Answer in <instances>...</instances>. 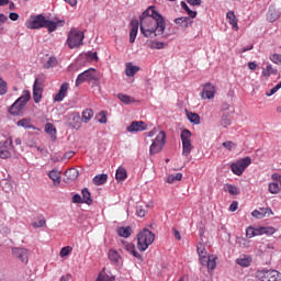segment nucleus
<instances>
[{"mask_svg":"<svg viewBox=\"0 0 281 281\" xmlns=\"http://www.w3.org/2000/svg\"><path fill=\"white\" fill-rule=\"evenodd\" d=\"M140 34L145 38H155V36H162V38H168V35L164 34L166 32V19L155 7H149L139 16Z\"/></svg>","mask_w":281,"mask_h":281,"instance_id":"nucleus-1","label":"nucleus"},{"mask_svg":"<svg viewBox=\"0 0 281 281\" xmlns=\"http://www.w3.org/2000/svg\"><path fill=\"white\" fill-rule=\"evenodd\" d=\"M30 100H32V94L29 90H24L22 95L9 108L10 115H21Z\"/></svg>","mask_w":281,"mask_h":281,"instance_id":"nucleus-2","label":"nucleus"},{"mask_svg":"<svg viewBox=\"0 0 281 281\" xmlns=\"http://www.w3.org/2000/svg\"><path fill=\"white\" fill-rule=\"evenodd\" d=\"M155 243V234L147 228L140 231L137 235V249L139 251H146L149 245Z\"/></svg>","mask_w":281,"mask_h":281,"instance_id":"nucleus-3","label":"nucleus"},{"mask_svg":"<svg viewBox=\"0 0 281 281\" xmlns=\"http://www.w3.org/2000/svg\"><path fill=\"white\" fill-rule=\"evenodd\" d=\"M82 41H85V33L76 27L70 29L67 35V45L69 49L80 47V45H82Z\"/></svg>","mask_w":281,"mask_h":281,"instance_id":"nucleus-4","label":"nucleus"},{"mask_svg":"<svg viewBox=\"0 0 281 281\" xmlns=\"http://www.w3.org/2000/svg\"><path fill=\"white\" fill-rule=\"evenodd\" d=\"M182 142V155L184 157H190L192 153V132L190 130H183L180 134Z\"/></svg>","mask_w":281,"mask_h":281,"instance_id":"nucleus-5","label":"nucleus"},{"mask_svg":"<svg viewBox=\"0 0 281 281\" xmlns=\"http://www.w3.org/2000/svg\"><path fill=\"white\" fill-rule=\"evenodd\" d=\"M255 278L259 281H281V273L278 270H258Z\"/></svg>","mask_w":281,"mask_h":281,"instance_id":"nucleus-6","label":"nucleus"},{"mask_svg":"<svg viewBox=\"0 0 281 281\" xmlns=\"http://www.w3.org/2000/svg\"><path fill=\"white\" fill-rule=\"evenodd\" d=\"M164 146H166V132L161 131L153 140V144L149 147V155H157L164 150Z\"/></svg>","mask_w":281,"mask_h":281,"instance_id":"nucleus-7","label":"nucleus"},{"mask_svg":"<svg viewBox=\"0 0 281 281\" xmlns=\"http://www.w3.org/2000/svg\"><path fill=\"white\" fill-rule=\"evenodd\" d=\"M45 23H47L45 15H31V18L25 22V27H27V30H41L45 27Z\"/></svg>","mask_w":281,"mask_h":281,"instance_id":"nucleus-8","label":"nucleus"},{"mask_svg":"<svg viewBox=\"0 0 281 281\" xmlns=\"http://www.w3.org/2000/svg\"><path fill=\"white\" fill-rule=\"evenodd\" d=\"M249 166H251V158L246 157V158L239 159L236 162L232 164L231 169H232L233 175L240 177L243 175V172H245V170H247V168H249Z\"/></svg>","mask_w":281,"mask_h":281,"instance_id":"nucleus-9","label":"nucleus"},{"mask_svg":"<svg viewBox=\"0 0 281 281\" xmlns=\"http://www.w3.org/2000/svg\"><path fill=\"white\" fill-rule=\"evenodd\" d=\"M93 80H98V71L94 68H89L78 75L76 79V87H80L83 82H93Z\"/></svg>","mask_w":281,"mask_h":281,"instance_id":"nucleus-10","label":"nucleus"},{"mask_svg":"<svg viewBox=\"0 0 281 281\" xmlns=\"http://www.w3.org/2000/svg\"><path fill=\"white\" fill-rule=\"evenodd\" d=\"M14 153V146H12V138H9L0 145V159H10Z\"/></svg>","mask_w":281,"mask_h":281,"instance_id":"nucleus-11","label":"nucleus"},{"mask_svg":"<svg viewBox=\"0 0 281 281\" xmlns=\"http://www.w3.org/2000/svg\"><path fill=\"white\" fill-rule=\"evenodd\" d=\"M215 95L216 87L210 82L205 83L201 93L202 100H214Z\"/></svg>","mask_w":281,"mask_h":281,"instance_id":"nucleus-12","label":"nucleus"},{"mask_svg":"<svg viewBox=\"0 0 281 281\" xmlns=\"http://www.w3.org/2000/svg\"><path fill=\"white\" fill-rule=\"evenodd\" d=\"M33 100L38 104L43 100V85L40 83L38 78L35 79L33 85Z\"/></svg>","mask_w":281,"mask_h":281,"instance_id":"nucleus-13","label":"nucleus"},{"mask_svg":"<svg viewBox=\"0 0 281 281\" xmlns=\"http://www.w3.org/2000/svg\"><path fill=\"white\" fill-rule=\"evenodd\" d=\"M122 245L124 249L128 251L136 260H139L140 262H144V257L137 250L135 249V244L128 243V241H122Z\"/></svg>","mask_w":281,"mask_h":281,"instance_id":"nucleus-14","label":"nucleus"},{"mask_svg":"<svg viewBox=\"0 0 281 281\" xmlns=\"http://www.w3.org/2000/svg\"><path fill=\"white\" fill-rule=\"evenodd\" d=\"M254 218H265V216H273V210L270 207H260L251 212Z\"/></svg>","mask_w":281,"mask_h":281,"instance_id":"nucleus-15","label":"nucleus"},{"mask_svg":"<svg viewBox=\"0 0 281 281\" xmlns=\"http://www.w3.org/2000/svg\"><path fill=\"white\" fill-rule=\"evenodd\" d=\"M142 131H146V123L144 121H134L127 126L128 133H142Z\"/></svg>","mask_w":281,"mask_h":281,"instance_id":"nucleus-16","label":"nucleus"},{"mask_svg":"<svg viewBox=\"0 0 281 281\" xmlns=\"http://www.w3.org/2000/svg\"><path fill=\"white\" fill-rule=\"evenodd\" d=\"M68 91H69V85L67 82H64L60 86L58 93L54 95V102H63V100L67 98Z\"/></svg>","mask_w":281,"mask_h":281,"instance_id":"nucleus-17","label":"nucleus"},{"mask_svg":"<svg viewBox=\"0 0 281 281\" xmlns=\"http://www.w3.org/2000/svg\"><path fill=\"white\" fill-rule=\"evenodd\" d=\"M130 43H135V40L137 38V32L139 30V22L137 20H132L130 24Z\"/></svg>","mask_w":281,"mask_h":281,"instance_id":"nucleus-18","label":"nucleus"},{"mask_svg":"<svg viewBox=\"0 0 281 281\" xmlns=\"http://www.w3.org/2000/svg\"><path fill=\"white\" fill-rule=\"evenodd\" d=\"M226 19L228 20L229 25H232V30H234L235 32H238L239 30L238 18H236V14L234 13V11H228L226 13Z\"/></svg>","mask_w":281,"mask_h":281,"instance_id":"nucleus-19","label":"nucleus"},{"mask_svg":"<svg viewBox=\"0 0 281 281\" xmlns=\"http://www.w3.org/2000/svg\"><path fill=\"white\" fill-rule=\"evenodd\" d=\"M205 260L203 267H207L210 271H214V269H216V260H218V257H216V255H210L205 257Z\"/></svg>","mask_w":281,"mask_h":281,"instance_id":"nucleus-20","label":"nucleus"},{"mask_svg":"<svg viewBox=\"0 0 281 281\" xmlns=\"http://www.w3.org/2000/svg\"><path fill=\"white\" fill-rule=\"evenodd\" d=\"M196 251H198L201 265H205L207 250L205 249V246L202 243L198 244Z\"/></svg>","mask_w":281,"mask_h":281,"instance_id":"nucleus-21","label":"nucleus"},{"mask_svg":"<svg viewBox=\"0 0 281 281\" xmlns=\"http://www.w3.org/2000/svg\"><path fill=\"white\" fill-rule=\"evenodd\" d=\"M14 256L19 258L22 262H27V249L25 248H13Z\"/></svg>","mask_w":281,"mask_h":281,"instance_id":"nucleus-22","label":"nucleus"},{"mask_svg":"<svg viewBox=\"0 0 281 281\" xmlns=\"http://www.w3.org/2000/svg\"><path fill=\"white\" fill-rule=\"evenodd\" d=\"M280 19V11L276 8H270L267 13V21L270 23H276Z\"/></svg>","mask_w":281,"mask_h":281,"instance_id":"nucleus-23","label":"nucleus"},{"mask_svg":"<svg viewBox=\"0 0 281 281\" xmlns=\"http://www.w3.org/2000/svg\"><path fill=\"white\" fill-rule=\"evenodd\" d=\"M95 281H115V277L112 276L110 271H106L105 268H103Z\"/></svg>","mask_w":281,"mask_h":281,"instance_id":"nucleus-24","label":"nucleus"},{"mask_svg":"<svg viewBox=\"0 0 281 281\" xmlns=\"http://www.w3.org/2000/svg\"><path fill=\"white\" fill-rule=\"evenodd\" d=\"M177 25H181V27H190L192 25V18L182 16L175 20Z\"/></svg>","mask_w":281,"mask_h":281,"instance_id":"nucleus-25","label":"nucleus"},{"mask_svg":"<svg viewBox=\"0 0 281 281\" xmlns=\"http://www.w3.org/2000/svg\"><path fill=\"white\" fill-rule=\"evenodd\" d=\"M128 173L124 167H119L115 173L116 181H126Z\"/></svg>","mask_w":281,"mask_h":281,"instance_id":"nucleus-26","label":"nucleus"},{"mask_svg":"<svg viewBox=\"0 0 281 281\" xmlns=\"http://www.w3.org/2000/svg\"><path fill=\"white\" fill-rule=\"evenodd\" d=\"M137 71H139L138 66H133V64H131V63L126 64L125 75L128 78H133V76H135V74H137Z\"/></svg>","mask_w":281,"mask_h":281,"instance_id":"nucleus-27","label":"nucleus"},{"mask_svg":"<svg viewBox=\"0 0 281 281\" xmlns=\"http://www.w3.org/2000/svg\"><path fill=\"white\" fill-rule=\"evenodd\" d=\"M108 256H109V260H111V262H113V265H120V260H122L120 252L111 249V250H109Z\"/></svg>","mask_w":281,"mask_h":281,"instance_id":"nucleus-28","label":"nucleus"},{"mask_svg":"<svg viewBox=\"0 0 281 281\" xmlns=\"http://www.w3.org/2000/svg\"><path fill=\"white\" fill-rule=\"evenodd\" d=\"M109 179V176L106 173H101L95 176L92 181L94 183V186H104V183H106Z\"/></svg>","mask_w":281,"mask_h":281,"instance_id":"nucleus-29","label":"nucleus"},{"mask_svg":"<svg viewBox=\"0 0 281 281\" xmlns=\"http://www.w3.org/2000/svg\"><path fill=\"white\" fill-rule=\"evenodd\" d=\"M132 232H133V229L131 228V226H126V227L121 226V227L117 228V234L122 238H130Z\"/></svg>","mask_w":281,"mask_h":281,"instance_id":"nucleus-30","label":"nucleus"},{"mask_svg":"<svg viewBox=\"0 0 281 281\" xmlns=\"http://www.w3.org/2000/svg\"><path fill=\"white\" fill-rule=\"evenodd\" d=\"M146 46L149 47V49H164L166 44L164 42L147 41Z\"/></svg>","mask_w":281,"mask_h":281,"instance_id":"nucleus-31","label":"nucleus"},{"mask_svg":"<svg viewBox=\"0 0 281 281\" xmlns=\"http://www.w3.org/2000/svg\"><path fill=\"white\" fill-rule=\"evenodd\" d=\"M78 175L79 172L76 168H70L65 172L67 181H76V179H78Z\"/></svg>","mask_w":281,"mask_h":281,"instance_id":"nucleus-32","label":"nucleus"},{"mask_svg":"<svg viewBox=\"0 0 281 281\" xmlns=\"http://www.w3.org/2000/svg\"><path fill=\"white\" fill-rule=\"evenodd\" d=\"M82 194V201L86 203V205H91L93 203V199H91V192H89V189L85 188L81 191Z\"/></svg>","mask_w":281,"mask_h":281,"instance_id":"nucleus-33","label":"nucleus"},{"mask_svg":"<svg viewBox=\"0 0 281 281\" xmlns=\"http://www.w3.org/2000/svg\"><path fill=\"white\" fill-rule=\"evenodd\" d=\"M45 133H47V135H49V137L53 139V142H55V139H56V127H54V124L46 123Z\"/></svg>","mask_w":281,"mask_h":281,"instance_id":"nucleus-34","label":"nucleus"},{"mask_svg":"<svg viewBox=\"0 0 281 281\" xmlns=\"http://www.w3.org/2000/svg\"><path fill=\"white\" fill-rule=\"evenodd\" d=\"M48 177L52 179L54 186H60V173L58 170H52Z\"/></svg>","mask_w":281,"mask_h":281,"instance_id":"nucleus-35","label":"nucleus"},{"mask_svg":"<svg viewBox=\"0 0 281 281\" xmlns=\"http://www.w3.org/2000/svg\"><path fill=\"white\" fill-rule=\"evenodd\" d=\"M187 117L191 124H201V116L194 112L187 111Z\"/></svg>","mask_w":281,"mask_h":281,"instance_id":"nucleus-36","label":"nucleus"},{"mask_svg":"<svg viewBox=\"0 0 281 281\" xmlns=\"http://www.w3.org/2000/svg\"><path fill=\"white\" fill-rule=\"evenodd\" d=\"M93 119V110L91 109H86L82 112L81 115V122H85V124H87L89 121H91Z\"/></svg>","mask_w":281,"mask_h":281,"instance_id":"nucleus-37","label":"nucleus"},{"mask_svg":"<svg viewBox=\"0 0 281 281\" xmlns=\"http://www.w3.org/2000/svg\"><path fill=\"white\" fill-rule=\"evenodd\" d=\"M58 23L59 22H54L50 20H46L44 27H46L48 30V32H56V30L58 29ZM60 23H65L64 21H60Z\"/></svg>","mask_w":281,"mask_h":281,"instance_id":"nucleus-38","label":"nucleus"},{"mask_svg":"<svg viewBox=\"0 0 281 281\" xmlns=\"http://www.w3.org/2000/svg\"><path fill=\"white\" fill-rule=\"evenodd\" d=\"M72 128L78 131L82 127V119H80V114H76L72 116V122L70 123Z\"/></svg>","mask_w":281,"mask_h":281,"instance_id":"nucleus-39","label":"nucleus"},{"mask_svg":"<svg viewBox=\"0 0 281 281\" xmlns=\"http://www.w3.org/2000/svg\"><path fill=\"white\" fill-rule=\"evenodd\" d=\"M251 260L250 256H244L243 258L236 259V262L239 267H249L251 265Z\"/></svg>","mask_w":281,"mask_h":281,"instance_id":"nucleus-40","label":"nucleus"},{"mask_svg":"<svg viewBox=\"0 0 281 281\" xmlns=\"http://www.w3.org/2000/svg\"><path fill=\"white\" fill-rule=\"evenodd\" d=\"M232 125V119L229 117V113H224L222 115V119H221V126H223V128H227V126H231Z\"/></svg>","mask_w":281,"mask_h":281,"instance_id":"nucleus-41","label":"nucleus"},{"mask_svg":"<svg viewBox=\"0 0 281 281\" xmlns=\"http://www.w3.org/2000/svg\"><path fill=\"white\" fill-rule=\"evenodd\" d=\"M271 75L277 76L278 75V70L273 69V66L269 65V66H267L266 69L262 70V76L265 78H269V76H271Z\"/></svg>","mask_w":281,"mask_h":281,"instance_id":"nucleus-42","label":"nucleus"},{"mask_svg":"<svg viewBox=\"0 0 281 281\" xmlns=\"http://www.w3.org/2000/svg\"><path fill=\"white\" fill-rule=\"evenodd\" d=\"M225 190H227V192L232 194V196H238L240 194V191H238V187L234 184H226Z\"/></svg>","mask_w":281,"mask_h":281,"instance_id":"nucleus-43","label":"nucleus"},{"mask_svg":"<svg viewBox=\"0 0 281 281\" xmlns=\"http://www.w3.org/2000/svg\"><path fill=\"white\" fill-rule=\"evenodd\" d=\"M119 100L123 102V104H133L135 102V99L128 94H119Z\"/></svg>","mask_w":281,"mask_h":281,"instance_id":"nucleus-44","label":"nucleus"},{"mask_svg":"<svg viewBox=\"0 0 281 281\" xmlns=\"http://www.w3.org/2000/svg\"><path fill=\"white\" fill-rule=\"evenodd\" d=\"M183 179L182 173L169 175L167 177V183H175V181H181Z\"/></svg>","mask_w":281,"mask_h":281,"instance_id":"nucleus-45","label":"nucleus"},{"mask_svg":"<svg viewBox=\"0 0 281 281\" xmlns=\"http://www.w3.org/2000/svg\"><path fill=\"white\" fill-rule=\"evenodd\" d=\"M18 126H21L22 128H33L32 121L30 119H22L18 121Z\"/></svg>","mask_w":281,"mask_h":281,"instance_id":"nucleus-46","label":"nucleus"},{"mask_svg":"<svg viewBox=\"0 0 281 281\" xmlns=\"http://www.w3.org/2000/svg\"><path fill=\"white\" fill-rule=\"evenodd\" d=\"M269 192L270 194H278V192H280L281 187L278 182H272L269 184Z\"/></svg>","mask_w":281,"mask_h":281,"instance_id":"nucleus-47","label":"nucleus"},{"mask_svg":"<svg viewBox=\"0 0 281 281\" xmlns=\"http://www.w3.org/2000/svg\"><path fill=\"white\" fill-rule=\"evenodd\" d=\"M181 8L183 10H186V12H188V14H189V16L191 19H195L196 18V11L190 10V7H188V4L186 2H181Z\"/></svg>","mask_w":281,"mask_h":281,"instance_id":"nucleus-48","label":"nucleus"},{"mask_svg":"<svg viewBox=\"0 0 281 281\" xmlns=\"http://www.w3.org/2000/svg\"><path fill=\"white\" fill-rule=\"evenodd\" d=\"M71 251H74V248H71L70 246H66L60 249L59 255L61 258H66V256H69V254H71Z\"/></svg>","mask_w":281,"mask_h":281,"instance_id":"nucleus-49","label":"nucleus"},{"mask_svg":"<svg viewBox=\"0 0 281 281\" xmlns=\"http://www.w3.org/2000/svg\"><path fill=\"white\" fill-rule=\"evenodd\" d=\"M45 225H47V221L45 218H42L38 222H33L32 223V227H34L35 229H38L41 227H45Z\"/></svg>","mask_w":281,"mask_h":281,"instance_id":"nucleus-50","label":"nucleus"},{"mask_svg":"<svg viewBox=\"0 0 281 281\" xmlns=\"http://www.w3.org/2000/svg\"><path fill=\"white\" fill-rule=\"evenodd\" d=\"M8 93V83L0 78V95Z\"/></svg>","mask_w":281,"mask_h":281,"instance_id":"nucleus-51","label":"nucleus"},{"mask_svg":"<svg viewBox=\"0 0 281 281\" xmlns=\"http://www.w3.org/2000/svg\"><path fill=\"white\" fill-rule=\"evenodd\" d=\"M56 65H58V59H56V57H50L46 64V67L49 69L52 67H56Z\"/></svg>","mask_w":281,"mask_h":281,"instance_id":"nucleus-52","label":"nucleus"},{"mask_svg":"<svg viewBox=\"0 0 281 281\" xmlns=\"http://www.w3.org/2000/svg\"><path fill=\"white\" fill-rule=\"evenodd\" d=\"M271 63H274V65H281V55L280 54H273L270 57Z\"/></svg>","mask_w":281,"mask_h":281,"instance_id":"nucleus-53","label":"nucleus"},{"mask_svg":"<svg viewBox=\"0 0 281 281\" xmlns=\"http://www.w3.org/2000/svg\"><path fill=\"white\" fill-rule=\"evenodd\" d=\"M262 233L267 234L268 236H273V234L276 233V228L274 227H262Z\"/></svg>","mask_w":281,"mask_h":281,"instance_id":"nucleus-54","label":"nucleus"},{"mask_svg":"<svg viewBox=\"0 0 281 281\" xmlns=\"http://www.w3.org/2000/svg\"><path fill=\"white\" fill-rule=\"evenodd\" d=\"M279 89H281V81L272 88L269 92H266V95L270 98V95H273Z\"/></svg>","mask_w":281,"mask_h":281,"instance_id":"nucleus-55","label":"nucleus"},{"mask_svg":"<svg viewBox=\"0 0 281 281\" xmlns=\"http://www.w3.org/2000/svg\"><path fill=\"white\" fill-rule=\"evenodd\" d=\"M86 57H87L89 60H95V61H98V53H97V52H94V53L88 52V53H86Z\"/></svg>","mask_w":281,"mask_h":281,"instance_id":"nucleus-56","label":"nucleus"},{"mask_svg":"<svg viewBox=\"0 0 281 281\" xmlns=\"http://www.w3.org/2000/svg\"><path fill=\"white\" fill-rule=\"evenodd\" d=\"M100 119H99V123L100 124H106L108 120H106V111H101L99 113Z\"/></svg>","mask_w":281,"mask_h":281,"instance_id":"nucleus-57","label":"nucleus"},{"mask_svg":"<svg viewBox=\"0 0 281 281\" xmlns=\"http://www.w3.org/2000/svg\"><path fill=\"white\" fill-rule=\"evenodd\" d=\"M256 228L254 227H248L246 228V236L247 238H254V236H256Z\"/></svg>","mask_w":281,"mask_h":281,"instance_id":"nucleus-58","label":"nucleus"},{"mask_svg":"<svg viewBox=\"0 0 281 281\" xmlns=\"http://www.w3.org/2000/svg\"><path fill=\"white\" fill-rule=\"evenodd\" d=\"M238 244L240 245V247H244L245 249H249L250 241L247 240L246 238H240Z\"/></svg>","mask_w":281,"mask_h":281,"instance_id":"nucleus-59","label":"nucleus"},{"mask_svg":"<svg viewBox=\"0 0 281 281\" xmlns=\"http://www.w3.org/2000/svg\"><path fill=\"white\" fill-rule=\"evenodd\" d=\"M222 146L224 148H226L227 150H232V148H234V146H236V144H234V142L227 140V142H224L222 144Z\"/></svg>","mask_w":281,"mask_h":281,"instance_id":"nucleus-60","label":"nucleus"},{"mask_svg":"<svg viewBox=\"0 0 281 281\" xmlns=\"http://www.w3.org/2000/svg\"><path fill=\"white\" fill-rule=\"evenodd\" d=\"M72 203H83L82 196H80V194H75L72 196Z\"/></svg>","mask_w":281,"mask_h":281,"instance_id":"nucleus-61","label":"nucleus"},{"mask_svg":"<svg viewBox=\"0 0 281 281\" xmlns=\"http://www.w3.org/2000/svg\"><path fill=\"white\" fill-rule=\"evenodd\" d=\"M136 214L139 216V218H144V216H146V210L139 207L137 209Z\"/></svg>","mask_w":281,"mask_h":281,"instance_id":"nucleus-62","label":"nucleus"},{"mask_svg":"<svg viewBox=\"0 0 281 281\" xmlns=\"http://www.w3.org/2000/svg\"><path fill=\"white\" fill-rule=\"evenodd\" d=\"M236 210H238V202L233 201L229 205V212H236Z\"/></svg>","mask_w":281,"mask_h":281,"instance_id":"nucleus-63","label":"nucleus"},{"mask_svg":"<svg viewBox=\"0 0 281 281\" xmlns=\"http://www.w3.org/2000/svg\"><path fill=\"white\" fill-rule=\"evenodd\" d=\"M4 23H8V15L0 13V25H4Z\"/></svg>","mask_w":281,"mask_h":281,"instance_id":"nucleus-64","label":"nucleus"}]
</instances>
